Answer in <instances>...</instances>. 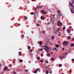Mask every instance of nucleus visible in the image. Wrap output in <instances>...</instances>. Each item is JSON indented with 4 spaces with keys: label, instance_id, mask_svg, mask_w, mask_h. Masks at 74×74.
<instances>
[{
    "label": "nucleus",
    "instance_id": "obj_1",
    "mask_svg": "<svg viewBox=\"0 0 74 74\" xmlns=\"http://www.w3.org/2000/svg\"><path fill=\"white\" fill-rule=\"evenodd\" d=\"M44 49L45 51H46L47 52H49V47L48 46L45 45L44 47Z\"/></svg>",
    "mask_w": 74,
    "mask_h": 74
},
{
    "label": "nucleus",
    "instance_id": "obj_2",
    "mask_svg": "<svg viewBox=\"0 0 74 74\" xmlns=\"http://www.w3.org/2000/svg\"><path fill=\"white\" fill-rule=\"evenodd\" d=\"M67 55V53H65L64 54V56H59V58L60 59H63V58H64L66 55Z\"/></svg>",
    "mask_w": 74,
    "mask_h": 74
},
{
    "label": "nucleus",
    "instance_id": "obj_3",
    "mask_svg": "<svg viewBox=\"0 0 74 74\" xmlns=\"http://www.w3.org/2000/svg\"><path fill=\"white\" fill-rule=\"evenodd\" d=\"M68 44H69V42L67 41H64L63 42V45L65 46H67L68 45Z\"/></svg>",
    "mask_w": 74,
    "mask_h": 74
},
{
    "label": "nucleus",
    "instance_id": "obj_4",
    "mask_svg": "<svg viewBox=\"0 0 74 74\" xmlns=\"http://www.w3.org/2000/svg\"><path fill=\"white\" fill-rule=\"evenodd\" d=\"M41 12L42 14H44V15H46V14H47V12H45V11H44V10H41Z\"/></svg>",
    "mask_w": 74,
    "mask_h": 74
},
{
    "label": "nucleus",
    "instance_id": "obj_5",
    "mask_svg": "<svg viewBox=\"0 0 74 74\" xmlns=\"http://www.w3.org/2000/svg\"><path fill=\"white\" fill-rule=\"evenodd\" d=\"M58 26H60V25H62V23L61 22H60V21H58Z\"/></svg>",
    "mask_w": 74,
    "mask_h": 74
},
{
    "label": "nucleus",
    "instance_id": "obj_6",
    "mask_svg": "<svg viewBox=\"0 0 74 74\" xmlns=\"http://www.w3.org/2000/svg\"><path fill=\"white\" fill-rule=\"evenodd\" d=\"M59 30H60V28H59L58 29H57V31L55 32V33L56 34H57L58 32H59Z\"/></svg>",
    "mask_w": 74,
    "mask_h": 74
},
{
    "label": "nucleus",
    "instance_id": "obj_7",
    "mask_svg": "<svg viewBox=\"0 0 74 74\" xmlns=\"http://www.w3.org/2000/svg\"><path fill=\"white\" fill-rule=\"evenodd\" d=\"M71 13L72 14H74V10L73 9H71Z\"/></svg>",
    "mask_w": 74,
    "mask_h": 74
},
{
    "label": "nucleus",
    "instance_id": "obj_8",
    "mask_svg": "<svg viewBox=\"0 0 74 74\" xmlns=\"http://www.w3.org/2000/svg\"><path fill=\"white\" fill-rule=\"evenodd\" d=\"M58 16H62V14L61 13H58Z\"/></svg>",
    "mask_w": 74,
    "mask_h": 74
},
{
    "label": "nucleus",
    "instance_id": "obj_9",
    "mask_svg": "<svg viewBox=\"0 0 74 74\" xmlns=\"http://www.w3.org/2000/svg\"><path fill=\"white\" fill-rule=\"evenodd\" d=\"M71 32V30L69 29H68V33L69 34H70V32Z\"/></svg>",
    "mask_w": 74,
    "mask_h": 74
},
{
    "label": "nucleus",
    "instance_id": "obj_10",
    "mask_svg": "<svg viewBox=\"0 0 74 74\" xmlns=\"http://www.w3.org/2000/svg\"><path fill=\"white\" fill-rule=\"evenodd\" d=\"M39 44L40 45H42V42L41 41H40L39 42Z\"/></svg>",
    "mask_w": 74,
    "mask_h": 74
},
{
    "label": "nucleus",
    "instance_id": "obj_11",
    "mask_svg": "<svg viewBox=\"0 0 74 74\" xmlns=\"http://www.w3.org/2000/svg\"><path fill=\"white\" fill-rule=\"evenodd\" d=\"M41 19H42V20H44V17L41 16Z\"/></svg>",
    "mask_w": 74,
    "mask_h": 74
},
{
    "label": "nucleus",
    "instance_id": "obj_12",
    "mask_svg": "<svg viewBox=\"0 0 74 74\" xmlns=\"http://www.w3.org/2000/svg\"><path fill=\"white\" fill-rule=\"evenodd\" d=\"M7 68L5 67L4 68L3 70H4V71H5V70H7Z\"/></svg>",
    "mask_w": 74,
    "mask_h": 74
},
{
    "label": "nucleus",
    "instance_id": "obj_13",
    "mask_svg": "<svg viewBox=\"0 0 74 74\" xmlns=\"http://www.w3.org/2000/svg\"><path fill=\"white\" fill-rule=\"evenodd\" d=\"M47 55L49 57L51 56L50 54H49L48 53H47Z\"/></svg>",
    "mask_w": 74,
    "mask_h": 74
},
{
    "label": "nucleus",
    "instance_id": "obj_14",
    "mask_svg": "<svg viewBox=\"0 0 74 74\" xmlns=\"http://www.w3.org/2000/svg\"><path fill=\"white\" fill-rule=\"evenodd\" d=\"M52 40H53L54 39V38H55V37H54V35H53L51 37Z\"/></svg>",
    "mask_w": 74,
    "mask_h": 74
},
{
    "label": "nucleus",
    "instance_id": "obj_15",
    "mask_svg": "<svg viewBox=\"0 0 74 74\" xmlns=\"http://www.w3.org/2000/svg\"><path fill=\"white\" fill-rule=\"evenodd\" d=\"M50 18H51L50 21H53V19H52V17H51Z\"/></svg>",
    "mask_w": 74,
    "mask_h": 74
},
{
    "label": "nucleus",
    "instance_id": "obj_16",
    "mask_svg": "<svg viewBox=\"0 0 74 74\" xmlns=\"http://www.w3.org/2000/svg\"><path fill=\"white\" fill-rule=\"evenodd\" d=\"M70 5H71V6H73V4L71 3L69 4Z\"/></svg>",
    "mask_w": 74,
    "mask_h": 74
},
{
    "label": "nucleus",
    "instance_id": "obj_17",
    "mask_svg": "<svg viewBox=\"0 0 74 74\" xmlns=\"http://www.w3.org/2000/svg\"><path fill=\"white\" fill-rule=\"evenodd\" d=\"M56 47H57V48H58V47H59V45L58 44L56 45Z\"/></svg>",
    "mask_w": 74,
    "mask_h": 74
},
{
    "label": "nucleus",
    "instance_id": "obj_18",
    "mask_svg": "<svg viewBox=\"0 0 74 74\" xmlns=\"http://www.w3.org/2000/svg\"><path fill=\"white\" fill-rule=\"evenodd\" d=\"M68 40H70V39H71V37L68 36Z\"/></svg>",
    "mask_w": 74,
    "mask_h": 74
},
{
    "label": "nucleus",
    "instance_id": "obj_19",
    "mask_svg": "<svg viewBox=\"0 0 74 74\" xmlns=\"http://www.w3.org/2000/svg\"><path fill=\"white\" fill-rule=\"evenodd\" d=\"M71 47H73L74 46V44L73 43H72L71 44Z\"/></svg>",
    "mask_w": 74,
    "mask_h": 74
},
{
    "label": "nucleus",
    "instance_id": "obj_20",
    "mask_svg": "<svg viewBox=\"0 0 74 74\" xmlns=\"http://www.w3.org/2000/svg\"><path fill=\"white\" fill-rule=\"evenodd\" d=\"M20 61L21 63H22L23 62V60H20Z\"/></svg>",
    "mask_w": 74,
    "mask_h": 74
},
{
    "label": "nucleus",
    "instance_id": "obj_21",
    "mask_svg": "<svg viewBox=\"0 0 74 74\" xmlns=\"http://www.w3.org/2000/svg\"><path fill=\"white\" fill-rule=\"evenodd\" d=\"M39 50H40V51H42L43 50V49H39Z\"/></svg>",
    "mask_w": 74,
    "mask_h": 74
},
{
    "label": "nucleus",
    "instance_id": "obj_22",
    "mask_svg": "<svg viewBox=\"0 0 74 74\" xmlns=\"http://www.w3.org/2000/svg\"><path fill=\"white\" fill-rule=\"evenodd\" d=\"M28 48L29 49H31V47H30V46H29Z\"/></svg>",
    "mask_w": 74,
    "mask_h": 74
},
{
    "label": "nucleus",
    "instance_id": "obj_23",
    "mask_svg": "<svg viewBox=\"0 0 74 74\" xmlns=\"http://www.w3.org/2000/svg\"><path fill=\"white\" fill-rule=\"evenodd\" d=\"M24 18H25V19H26V20H27V17H26V16H25L24 17Z\"/></svg>",
    "mask_w": 74,
    "mask_h": 74
},
{
    "label": "nucleus",
    "instance_id": "obj_24",
    "mask_svg": "<svg viewBox=\"0 0 74 74\" xmlns=\"http://www.w3.org/2000/svg\"><path fill=\"white\" fill-rule=\"evenodd\" d=\"M37 59L38 60H40V57H38Z\"/></svg>",
    "mask_w": 74,
    "mask_h": 74
},
{
    "label": "nucleus",
    "instance_id": "obj_25",
    "mask_svg": "<svg viewBox=\"0 0 74 74\" xmlns=\"http://www.w3.org/2000/svg\"><path fill=\"white\" fill-rule=\"evenodd\" d=\"M54 48L56 51H58V50L56 48L54 47Z\"/></svg>",
    "mask_w": 74,
    "mask_h": 74
},
{
    "label": "nucleus",
    "instance_id": "obj_26",
    "mask_svg": "<svg viewBox=\"0 0 74 74\" xmlns=\"http://www.w3.org/2000/svg\"><path fill=\"white\" fill-rule=\"evenodd\" d=\"M62 66V64H59V67H61Z\"/></svg>",
    "mask_w": 74,
    "mask_h": 74
},
{
    "label": "nucleus",
    "instance_id": "obj_27",
    "mask_svg": "<svg viewBox=\"0 0 74 74\" xmlns=\"http://www.w3.org/2000/svg\"><path fill=\"white\" fill-rule=\"evenodd\" d=\"M48 73H49V71H46V74H48Z\"/></svg>",
    "mask_w": 74,
    "mask_h": 74
},
{
    "label": "nucleus",
    "instance_id": "obj_28",
    "mask_svg": "<svg viewBox=\"0 0 74 74\" xmlns=\"http://www.w3.org/2000/svg\"><path fill=\"white\" fill-rule=\"evenodd\" d=\"M51 60H52V61H53L54 60V58H51Z\"/></svg>",
    "mask_w": 74,
    "mask_h": 74
},
{
    "label": "nucleus",
    "instance_id": "obj_29",
    "mask_svg": "<svg viewBox=\"0 0 74 74\" xmlns=\"http://www.w3.org/2000/svg\"><path fill=\"white\" fill-rule=\"evenodd\" d=\"M66 29V27H65V26H64L63 27V30H64V29Z\"/></svg>",
    "mask_w": 74,
    "mask_h": 74
},
{
    "label": "nucleus",
    "instance_id": "obj_30",
    "mask_svg": "<svg viewBox=\"0 0 74 74\" xmlns=\"http://www.w3.org/2000/svg\"><path fill=\"white\" fill-rule=\"evenodd\" d=\"M29 71V70L27 69H26L25 71V72H27V71Z\"/></svg>",
    "mask_w": 74,
    "mask_h": 74
},
{
    "label": "nucleus",
    "instance_id": "obj_31",
    "mask_svg": "<svg viewBox=\"0 0 74 74\" xmlns=\"http://www.w3.org/2000/svg\"><path fill=\"white\" fill-rule=\"evenodd\" d=\"M58 36H59V37H60V36H61V34H59Z\"/></svg>",
    "mask_w": 74,
    "mask_h": 74
},
{
    "label": "nucleus",
    "instance_id": "obj_32",
    "mask_svg": "<svg viewBox=\"0 0 74 74\" xmlns=\"http://www.w3.org/2000/svg\"><path fill=\"white\" fill-rule=\"evenodd\" d=\"M37 71H34V73H37Z\"/></svg>",
    "mask_w": 74,
    "mask_h": 74
},
{
    "label": "nucleus",
    "instance_id": "obj_33",
    "mask_svg": "<svg viewBox=\"0 0 74 74\" xmlns=\"http://www.w3.org/2000/svg\"><path fill=\"white\" fill-rule=\"evenodd\" d=\"M57 12H58V13H59V12H60V10H58L57 11Z\"/></svg>",
    "mask_w": 74,
    "mask_h": 74
},
{
    "label": "nucleus",
    "instance_id": "obj_34",
    "mask_svg": "<svg viewBox=\"0 0 74 74\" xmlns=\"http://www.w3.org/2000/svg\"><path fill=\"white\" fill-rule=\"evenodd\" d=\"M46 63H48L49 62H48V61H46Z\"/></svg>",
    "mask_w": 74,
    "mask_h": 74
},
{
    "label": "nucleus",
    "instance_id": "obj_35",
    "mask_svg": "<svg viewBox=\"0 0 74 74\" xmlns=\"http://www.w3.org/2000/svg\"><path fill=\"white\" fill-rule=\"evenodd\" d=\"M72 3H73L74 4V0H73L72 1Z\"/></svg>",
    "mask_w": 74,
    "mask_h": 74
},
{
    "label": "nucleus",
    "instance_id": "obj_36",
    "mask_svg": "<svg viewBox=\"0 0 74 74\" xmlns=\"http://www.w3.org/2000/svg\"><path fill=\"white\" fill-rule=\"evenodd\" d=\"M40 62H41V63H42V62H43V61L42 60H40Z\"/></svg>",
    "mask_w": 74,
    "mask_h": 74
},
{
    "label": "nucleus",
    "instance_id": "obj_37",
    "mask_svg": "<svg viewBox=\"0 0 74 74\" xmlns=\"http://www.w3.org/2000/svg\"><path fill=\"white\" fill-rule=\"evenodd\" d=\"M31 14L32 15H33V14H34V13L33 12H32L31 13Z\"/></svg>",
    "mask_w": 74,
    "mask_h": 74
},
{
    "label": "nucleus",
    "instance_id": "obj_38",
    "mask_svg": "<svg viewBox=\"0 0 74 74\" xmlns=\"http://www.w3.org/2000/svg\"><path fill=\"white\" fill-rule=\"evenodd\" d=\"M55 14H53V18H55V17H54V16H55Z\"/></svg>",
    "mask_w": 74,
    "mask_h": 74
},
{
    "label": "nucleus",
    "instance_id": "obj_39",
    "mask_svg": "<svg viewBox=\"0 0 74 74\" xmlns=\"http://www.w3.org/2000/svg\"><path fill=\"white\" fill-rule=\"evenodd\" d=\"M9 66H10V67H11V66H12V65L10 64L9 65Z\"/></svg>",
    "mask_w": 74,
    "mask_h": 74
},
{
    "label": "nucleus",
    "instance_id": "obj_40",
    "mask_svg": "<svg viewBox=\"0 0 74 74\" xmlns=\"http://www.w3.org/2000/svg\"><path fill=\"white\" fill-rule=\"evenodd\" d=\"M38 8H41V6H40V5H39L38 6Z\"/></svg>",
    "mask_w": 74,
    "mask_h": 74
},
{
    "label": "nucleus",
    "instance_id": "obj_41",
    "mask_svg": "<svg viewBox=\"0 0 74 74\" xmlns=\"http://www.w3.org/2000/svg\"><path fill=\"white\" fill-rule=\"evenodd\" d=\"M13 73H14V74H16V73L15 72H13Z\"/></svg>",
    "mask_w": 74,
    "mask_h": 74
},
{
    "label": "nucleus",
    "instance_id": "obj_42",
    "mask_svg": "<svg viewBox=\"0 0 74 74\" xmlns=\"http://www.w3.org/2000/svg\"><path fill=\"white\" fill-rule=\"evenodd\" d=\"M7 71H10V70L9 69H8V68H7Z\"/></svg>",
    "mask_w": 74,
    "mask_h": 74
},
{
    "label": "nucleus",
    "instance_id": "obj_43",
    "mask_svg": "<svg viewBox=\"0 0 74 74\" xmlns=\"http://www.w3.org/2000/svg\"><path fill=\"white\" fill-rule=\"evenodd\" d=\"M37 26H40V24H37Z\"/></svg>",
    "mask_w": 74,
    "mask_h": 74
},
{
    "label": "nucleus",
    "instance_id": "obj_44",
    "mask_svg": "<svg viewBox=\"0 0 74 74\" xmlns=\"http://www.w3.org/2000/svg\"><path fill=\"white\" fill-rule=\"evenodd\" d=\"M44 55L42 54H41V56L42 57V56H43Z\"/></svg>",
    "mask_w": 74,
    "mask_h": 74
},
{
    "label": "nucleus",
    "instance_id": "obj_45",
    "mask_svg": "<svg viewBox=\"0 0 74 74\" xmlns=\"http://www.w3.org/2000/svg\"><path fill=\"white\" fill-rule=\"evenodd\" d=\"M21 37H23V38H24V36H23V35H22V36H21Z\"/></svg>",
    "mask_w": 74,
    "mask_h": 74
},
{
    "label": "nucleus",
    "instance_id": "obj_46",
    "mask_svg": "<svg viewBox=\"0 0 74 74\" xmlns=\"http://www.w3.org/2000/svg\"><path fill=\"white\" fill-rule=\"evenodd\" d=\"M37 9V8H36L34 9V10H36Z\"/></svg>",
    "mask_w": 74,
    "mask_h": 74
},
{
    "label": "nucleus",
    "instance_id": "obj_47",
    "mask_svg": "<svg viewBox=\"0 0 74 74\" xmlns=\"http://www.w3.org/2000/svg\"><path fill=\"white\" fill-rule=\"evenodd\" d=\"M36 71H38V69H36Z\"/></svg>",
    "mask_w": 74,
    "mask_h": 74
},
{
    "label": "nucleus",
    "instance_id": "obj_48",
    "mask_svg": "<svg viewBox=\"0 0 74 74\" xmlns=\"http://www.w3.org/2000/svg\"><path fill=\"white\" fill-rule=\"evenodd\" d=\"M72 40L73 41H74V38H72Z\"/></svg>",
    "mask_w": 74,
    "mask_h": 74
},
{
    "label": "nucleus",
    "instance_id": "obj_49",
    "mask_svg": "<svg viewBox=\"0 0 74 74\" xmlns=\"http://www.w3.org/2000/svg\"><path fill=\"white\" fill-rule=\"evenodd\" d=\"M62 50H63V51H64V48H63Z\"/></svg>",
    "mask_w": 74,
    "mask_h": 74
},
{
    "label": "nucleus",
    "instance_id": "obj_50",
    "mask_svg": "<svg viewBox=\"0 0 74 74\" xmlns=\"http://www.w3.org/2000/svg\"><path fill=\"white\" fill-rule=\"evenodd\" d=\"M52 71H51V72H50V74H52Z\"/></svg>",
    "mask_w": 74,
    "mask_h": 74
},
{
    "label": "nucleus",
    "instance_id": "obj_51",
    "mask_svg": "<svg viewBox=\"0 0 74 74\" xmlns=\"http://www.w3.org/2000/svg\"><path fill=\"white\" fill-rule=\"evenodd\" d=\"M18 25H19V26H20L21 25V24H19V23H18Z\"/></svg>",
    "mask_w": 74,
    "mask_h": 74
},
{
    "label": "nucleus",
    "instance_id": "obj_52",
    "mask_svg": "<svg viewBox=\"0 0 74 74\" xmlns=\"http://www.w3.org/2000/svg\"><path fill=\"white\" fill-rule=\"evenodd\" d=\"M72 60L73 61V62H74V59H72Z\"/></svg>",
    "mask_w": 74,
    "mask_h": 74
},
{
    "label": "nucleus",
    "instance_id": "obj_53",
    "mask_svg": "<svg viewBox=\"0 0 74 74\" xmlns=\"http://www.w3.org/2000/svg\"><path fill=\"white\" fill-rule=\"evenodd\" d=\"M32 51H33V50L31 49V51H30V52H32Z\"/></svg>",
    "mask_w": 74,
    "mask_h": 74
},
{
    "label": "nucleus",
    "instance_id": "obj_54",
    "mask_svg": "<svg viewBox=\"0 0 74 74\" xmlns=\"http://www.w3.org/2000/svg\"><path fill=\"white\" fill-rule=\"evenodd\" d=\"M19 54H21L22 53V52H19Z\"/></svg>",
    "mask_w": 74,
    "mask_h": 74
},
{
    "label": "nucleus",
    "instance_id": "obj_55",
    "mask_svg": "<svg viewBox=\"0 0 74 74\" xmlns=\"http://www.w3.org/2000/svg\"><path fill=\"white\" fill-rule=\"evenodd\" d=\"M13 63H15V61L13 60Z\"/></svg>",
    "mask_w": 74,
    "mask_h": 74
},
{
    "label": "nucleus",
    "instance_id": "obj_56",
    "mask_svg": "<svg viewBox=\"0 0 74 74\" xmlns=\"http://www.w3.org/2000/svg\"><path fill=\"white\" fill-rule=\"evenodd\" d=\"M42 33H45V32H42Z\"/></svg>",
    "mask_w": 74,
    "mask_h": 74
},
{
    "label": "nucleus",
    "instance_id": "obj_57",
    "mask_svg": "<svg viewBox=\"0 0 74 74\" xmlns=\"http://www.w3.org/2000/svg\"><path fill=\"white\" fill-rule=\"evenodd\" d=\"M18 55H19V56H21V55H22V54H19Z\"/></svg>",
    "mask_w": 74,
    "mask_h": 74
},
{
    "label": "nucleus",
    "instance_id": "obj_58",
    "mask_svg": "<svg viewBox=\"0 0 74 74\" xmlns=\"http://www.w3.org/2000/svg\"><path fill=\"white\" fill-rule=\"evenodd\" d=\"M70 73H72L71 70H70Z\"/></svg>",
    "mask_w": 74,
    "mask_h": 74
},
{
    "label": "nucleus",
    "instance_id": "obj_59",
    "mask_svg": "<svg viewBox=\"0 0 74 74\" xmlns=\"http://www.w3.org/2000/svg\"><path fill=\"white\" fill-rule=\"evenodd\" d=\"M32 0V1H34V0Z\"/></svg>",
    "mask_w": 74,
    "mask_h": 74
},
{
    "label": "nucleus",
    "instance_id": "obj_60",
    "mask_svg": "<svg viewBox=\"0 0 74 74\" xmlns=\"http://www.w3.org/2000/svg\"><path fill=\"white\" fill-rule=\"evenodd\" d=\"M51 53V54H53V53L52 52L51 53Z\"/></svg>",
    "mask_w": 74,
    "mask_h": 74
},
{
    "label": "nucleus",
    "instance_id": "obj_61",
    "mask_svg": "<svg viewBox=\"0 0 74 74\" xmlns=\"http://www.w3.org/2000/svg\"><path fill=\"white\" fill-rule=\"evenodd\" d=\"M69 35H70V36H71V35H71V34H69Z\"/></svg>",
    "mask_w": 74,
    "mask_h": 74
},
{
    "label": "nucleus",
    "instance_id": "obj_62",
    "mask_svg": "<svg viewBox=\"0 0 74 74\" xmlns=\"http://www.w3.org/2000/svg\"><path fill=\"white\" fill-rule=\"evenodd\" d=\"M40 71H41L40 70H39L38 72H40Z\"/></svg>",
    "mask_w": 74,
    "mask_h": 74
},
{
    "label": "nucleus",
    "instance_id": "obj_63",
    "mask_svg": "<svg viewBox=\"0 0 74 74\" xmlns=\"http://www.w3.org/2000/svg\"><path fill=\"white\" fill-rule=\"evenodd\" d=\"M71 26L69 27V29H70V28H71Z\"/></svg>",
    "mask_w": 74,
    "mask_h": 74
},
{
    "label": "nucleus",
    "instance_id": "obj_64",
    "mask_svg": "<svg viewBox=\"0 0 74 74\" xmlns=\"http://www.w3.org/2000/svg\"><path fill=\"white\" fill-rule=\"evenodd\" d=\"M52 44H52V43H51V45H52Z\"/></svg>",
    "mask_w": 74,
    "mask_h": 74
}]
</instances>
